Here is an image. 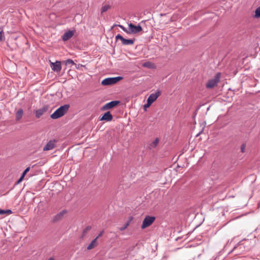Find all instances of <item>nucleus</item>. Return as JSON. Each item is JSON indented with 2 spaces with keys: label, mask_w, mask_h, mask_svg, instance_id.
Listing matches in <instances>:
<instances>
[{
  "label": "nucleus",
  "mask_w": 260,
  "mask_h": 260,
  "mask_svg": "<svg viewBox=\"0 0 260 260\" xmlns=\"http://www.w3.org/2000/svg\"><path fill=\"white\" fill-rule=\"evenodd\" d=\"M69 107L70 106L67 104L60 106L51 115V118L53 119H56L61 117L68 111Z\"/></svg>",
  "instance_id": "1"
},
{
  "label": "nucleus",
  "mask_w": 260,
  "mask_h": 260,
  "mask_svg": "<svg viewBox=\"0 0 260 260\" xmlns=\"http://www.w3.org/2000/svg\"><path fill=\"white\" fill-rule=\"evenodd\" d=\"M221 74L217 73L213 78L210 79L206 84V87L208 88H212L219 82Z\"/></svg>",
  "instance_id": "2"
},
{
  "label": "nucleus",
  "mask_w": 260,
  "mask_h": 260,
  "mask_svg": "<svg viewBox=\"0 0 260 260\" xmlns=\"http://www.w3.org/2000/svg\"><path fill=\"white\" fill-rule=\"evenodd\" d=\"M121 79H122V77L120 76L112 78H107L104 79L102 81V84L103 85H112L119 81Z\"/></svg>",
  "instance_id": "3"
},
{
  "label": "nucleus",
  "mask_w": 260,
  "mask_h": 260,
  "mask_svg": "<svg viewBox=\"0 0 260 260\" xmlns=\"http://www.w3.org/2000/svg\"><path fill=\"white\" fill-rule=\"evenodd\" d=\"M155 217L154 216H146L143 221L141 228L144 229L149 226L155 220Z\"/></svg>",
  "instance_id": "4"
},
{
  "label": "nucleus",
  "mask_w": 260,
  "mask_h": 260,
  "mask_svg": "<svg viewBox=\"0 0 260 260\" xmlns=\"http://www.w3.org/2000/svg\"><path fill=\"white\" fill-rule=\"evenodd\" d=\"M129 34H135L142 30V27L140 25H135L132 23L128 24Z\"/></svg>",
  "instance_id": "5"
},
{
  "label": "nucleus",
  "mask_w": 260,
  "mask_h": 260,
  "mask_svg": "<svg viewBox=\"0 0 260 260\" xmlns=\"http://www.w3.org/2000/svg\"><path fill=\"white\" fill-rule=\"evenodd\" d=\"M120 102L119 101H113L110 102H109L105 104L101 108V110L103 111L107 110L108 109H112L119 104Z\"/></svg>",
  "instance_id": "6"
},
{
  "label": "nucleus",
  "mask_w": 260,
  "mask_h": 260,
  "mask_svg": "<svg viewBox=\"0 0 260 260\" xmlns=\"http://www.w3.org/2000/svg\"><path fill=\"white\" fill-rule=\"evenodd\" d=\"M57 141L55 139L50 140L43 148V151H48L53 149L56 146Z\"/></svg>",
  "instance_id": "7"
},
{
  "label": "nucleus",
  "mask_w": 260,
  "mask_h": 260,
  "mask_svg": "<svg viewBox=\"0 0 260 260\" xmlns=\"http://www.w3.org/2000/svg\"><path fill=\"white\" fill-rule=\"evenodd\" d=\"M49 109V106L48 105H45L42 108H40L35 111L36 117L38 118H40L42 115H43L46 112H47Z\"/></svg>",
  "instance_id": "8"
},
{
  "label": "nucleus",
  "mask_w": 260,
  "mask_h": 260,
  "mask_svg": "<svg viewBox=\"0 0 260 260\" xmlns=\"http://www.w3.org/2000/svg\"><path fill=\"white\" fill-rule=\"evenodd\" d=\"M161 91L157 90L155 93H151L148 97L147 101L152 104L160 95Z\"/></svg>",
  "instance_id": "9"
},
{
  "label": "nucleus",
  "mask_w": 260,
  "mask_h": 260,
  "mask_svg": "<svg viewBox=\"0 0 260 260\" xmlns=\"http://www.w3.org/2000/svg\"><path fill=\"white\" fill-rule=\"evenodd\" d=\"M51 67L53 71L59 72L61 70V62L58 61H56L54 63L52 62L51 64Z\"/></svg>",
  "instance_id": "10"
},
{
  "label": "nucleus",
  "mask_w": 260,
  "mask_h": 260,
  "mask_svg": "<svg viewBox=\"0 0 260 260\" xmlns=\"http://www.w3.org/2000/svg\"><path fill=\"white\" fill-rule=\"evenodd\" d=\"M112 115L110 111H108L106 112L101 118H100V120L110 121L112 120Z\"/></svg>",
  "instance_id": "11"
},
{
  "label": "nucleus",
  "mask_w": 260,
  "mask_h": 260,
  "mask_svg": "<svg viewBox=\"0 0 260 260\" xmlns=\"http://www.w3.org/2000/svg\"><path fill=\"white\" fill-rule=\"evenodd\" d=\"M66 213L67 211L66 210H63L61 212H59L54 217L53 221L54 222H55L61 220Z\"/></svg>",
  "instance_id": "12"
},
{
  "label": "nucleus",
  "mask_w": 260,
  "mask_h": 260,
  "mask_svg": "<svg viewBox=\"0 0 260 260\" xmlns=\"http://www.w3.org/2000/svg\"><path fill=\"white\" fill-rule=\"evenodd\" d=\"M74 31L72 30H69L66 32L62 36V39L63 41H66L71 39L74 35Z\"/></svg>",
  "instance_id": "13"
},
{
  "label": "nucleus",
  "mask_w": 260,
  "mask_h": 260,
  "mask_svg": "<svg viewBox=\"0 0 260 260\" xmlns=\"http://www.w3.org/2000/svg\"><path fill=\"white\" fill-rule=\"evenodd\" d=\"M159 142V139L156 138L152 142L148 145V148L150 149L155 148Z\"/></svg>",
  "instance_id": "14"
},
{
  "label": "nucleus",
  "mask_w": 260,
  "mask_h": 260,
  "mask_svg": "<svg viewBox=\"0 0 260 260\" xmlns=\"http://www.w3.org/2000/svg\"><path fill=\"white\" fill-rule=\"evenodd\" d=\"M23 111L21 109H19L16 113V119L17 120H20L23 115Z\"/></svg>",
  "instance_id": "15"
},
{
  "label": "nucleus",
  "mask_w": 260,
  "mask_h": 260,
  "mask_svg": "<svg viewBox=\"0 0 260 260\" xmlns=\"http://www.w3.org/2000/svg\"><path fill=\"white\" fill-rule=\"evenodd\" d=\"M134 42H135V39H125L122 44L123 45H131L134 44Z\"/></svg>",
  "instance_id": "16"
},
{
  "label": "nucleus",
  "mask_w": 260,
  "mask_h": 260,
  "mask_svg": "<svg viewBox=\"0 0 260 260\" xmlns=\"http://www.w3.org/2000/svg\"><path fill=\"white\" fill-rule=\"evenodd\" d=\"M96 244V239L95 238L88 245V247L87 248V249L88 250H90V249L93 248L95 246Z\"/></svg>",
  "instance_id": "17"
},
{
  "label": "nucleus",
  "mask_w": 260,
  "mask_h": 260,
  "mask_svg": "<svg viewBox=\"0 0 260 260\" xmlns=\"http://www.w3.org/2000/svg\"><path fill=\"white\" fill-rule=\"evenodd\" d=\"M132 219H133V217H130L128 221L123 226L120 228L119 230L121 231H123L125 230L127 228V226L129 225V223Z\"/></svg>",
  "instance_id": "18"
},
{
  "label": "nucleus",
  "mask_w": 260,
  "mask_h": 260,
  "mask_svg": "<svg viewBox=\"0 0 260 260\" xmlns=\"http://www.w3.org/2000/svg\"><path fill=\"white\" fill-rule=\"evenodd\" d=\"M12 211L10 209H8V210H2L1 209H0V214L1 215H4V214H11L12 213Z\"/></svg>",
  "instance_id": "19"
},
{
  "label": "nucleus",
  "mask_w": 260,
  "mask_h": 260,
  "mask_svg": "<svg viewBox=\"0 0 260 260\" xmlns=\"http://www.w3.org/2000/svg\"><path fill=\"white\" fill-rule=\"evenodd\" d=\"M91 229V227L89 225L86 226L83 231L82 237H84L86 233Z\"/></svg>",
  "instance_id": "20"
},
{
  "label": "nucleus",
  "mask_w": 260,
  "mask_h": 260,
  "mask_svg": "<svg viewBox=\"0 0 260 260\" xmlns=\"http://www.w3.org/2000/svg\"><path fill=\"white\" fill-rule=\"evenodd\" d=\"M110 6L109 5H105L103 6L101 8V13H103L106 12L109 9H110Z\"/></svg>",
  "instance_id": "21"
},
{
  "label": "nucleus",
  "mask_w": 260,
  "mask_h": 260,
  "mask_svg": "<svg viewBox=\"0 0 260 260\" xmlns=\"http://www.w3.org/2000/svg\"><path fill=\"white\" fill-rule=\"evenodd\" d=\"M115 39H116V41H117L118 40H120L121 41V43L122 44L123 41H124V39H125V38H124L120 35L118 34L116 36Z\"/></svg>",
  "instance_id": "22"
},
{
  "label": "nucleus",
  "mask_w": 260,
  "mask_h": 260,
  "mask_svg": "<svg viewBox=\"0 0 260 260\" xmlns=\"http://www.w3.org/2000/svg\"><path fill=\"white\" fill-rule=\"evenodd\" d=\"M255 17H260V6L255 10Z\"/></svg>",
  "instance_id": "23"
},
{
  "label": "nucleus",
  "mask_w": 260,
  "mask_h": 260,
  "mask_svg": "<svg viewBox=\"0 0 260 260\" xmlns=\"http://www.w3.org/2000/svg\"><path fill=\"white\" fill-rule=\"evenodd\" d=\"M114 26H118L119 27H120L124 32L127 33V34H129V30H127L126 28H125L123 25L119 24V25H114Z\"/></svg>",
  "instance_id": "24"
},
{
  "label": "nucleus",
  "mask_w": 260,
  "mask_h": 260,
  "mask_svg": "<svg viewBox=\"0 0 260 260\" xmlns=\"http://www.w3.org/2000/svg\"><path fill=\"white\" fill-rule=\"evenodd\" d=\"M152 63L150 62H146L143 63V66L144 67H147L148 68H150L151 67Z\"/></svg>",
  "instance_id": "25"
},
{
  "label": "nucleus",
  "mask_w": 260,
  "mask_h": 260,
  "mask_svg": "<svg viewBox=\"0 0 260 260\" xmlns=\"http://www.w3.org/2000/svg\"><path fill=\"white\" fill-rule=\"evenodd\" d=\"M29 170H30L29 167H27L25 169V170L23 171V172L22 173V174L21 175V176H22V177H24L25 175L29 171Z\"/></svg>",
  "instance_id": "26"
},
{
  "label": "nucleus",
  "mask_w": 260,
  "mask_h": 260,
  "mask_svg": "<svg viewBox=\"0 0 260 260\" xmlns=\"http://www.w3.org/2000/svg\"><path fill=\"white\" fill-rule=\"evenodd\" d=\"M74 64V62L73 61V60H72V59H67L66 61V65H68V64Z\"/></svg>",
  "instance_id": "27"
},
{
  "label": "nucleus",
  "mask_w": 260,
  "mask_h": 260,
  "mask_svg": "<svg viewBox=\"0 0 260 260\" xmlns=\"http://www.w3.org/2000/svg\"><path fill=\"white\" fill-rule=\"evenodd\" d=\"M151 104V103H150V102H149V101L147 100V104L144 105V107L145 109H146L149 107Z\"/></svg>",
  "instance_id": "28"
},
{
  "label": "nucleus",
  "mask_w": 260,
  "mask_h": 260,
  "mask_svg": "<svg viewBox=\"0 0 260 260\" xmlns=\"http://www.w3.org/2000/svg\"><path fill=\"white\" fill-rule=\"evenodd\" d=\"M245 147H246V145L245 144H243L242 145H241V151L242 152H245Z\"/></svg>",
  "instance_id": "29"
},
{
  "label": "nucleus",
  "mask_w": 260,
  "mask_h": 260,
  "mask_svg": "<svg viewBox=\"0 0 260 260\" xmlns=\"http://www.w3.org/2000/svg\"><path fill=\"white\" fill-rule=\"evenodd\" d=\"M103 233H104V231H101V232L99 233V234L98 235V236L95 238V239H96V240H97L99 237H100L101 236H102L103 235Z\"/></svg>",
  "instance_id": "30"
},
{
  "label": "nucleus",
  "mask_w": 260,
  "mask_h": 260,
  "mask_svg": "<svg viewBox=\"0 0 260 260\" xmlns=\"http://www.w3.org/2000/svg\"><path fill=\"white\" fill-rule=\"evenodd\" d=\"M205 124H206V122H203L202 123V124H201V126H202V130H204V129L205 127Z\"/></svg>",
  "instance_id": "31"
},
{
  "label": "nucleus",
  "mask_w": 260,
  "mask_h": 260,
  "mask_svg": "<svg viewBox=\"0 0 260 260\" xmlns=\"http://www.w3.org/2000/svg\"><path fill=\"white\" fill-rule=\"evenodd\" d=\"M24 177H22V176H21L20 178L17 181V184L19 183L23 179Z\"/></svg>",
  "instance_id": "32"
},
{
  "label": "nucleus",
  "mask_w": 260,
  "mask_h": 260,
  "mask_svg": "<svg viewBox=\"0 0 260 260\" xmlns=\"http://www.w3.org/2000/svg\"><path fill=\"white\" fill-rule=\"evenodd\" d=\"M3 34V31H0V41H1L2 40Z\"/></svg>",
  "instance_id": "33"
},
{
  "label": "nucleus",
  "mask_w": 260,
  "mask_h": 260,
  "mask_svg": "<svg viewBox=\"0 0 260 260\" xmlns=\"http://www.w3.org/2000/svg\"><path fill=\"white\" fill-rule=\"evenodd\" d=\"M204 132V131H200V133H199L198 134H197L196 135V137H198L199 135H201L202 134H203Z\"/></svg>",
  "instance_id": "34"
},
{
  "label": "nucleus",
  "mask_w": 260,
  "mask_h": 260,
  "mask_svg": "<svg viewBox=\"0 0 260 260\" xmlns=\"http://www.w3.org/2000/svg\"><path fill=\"white\" fill-rule=\"evenodd\" d=\"M239 245V244H238L236 246H235L234 247V248H233V249L231 251H230V253H231V252H232V251H234V250H235V249L237 247V245Z\"/></svg>",
  "instance_id": "35"
},
{
  "label": "nucleus",
  "mask_w": 260,
  "mask_h": 260,
  "mask_svg": "<svg viewBox=\"0 0 260 260\" xmlns=\"http://www.w3.org/2000/svg\"><path fill=\"white\" fill-rule=\"evenodd\" d=\"M48 260H54V259L52 257H50Z\"/></svg>",
  "instance_id": "36"
}]
</instances>
